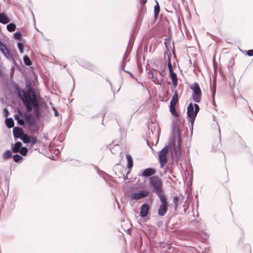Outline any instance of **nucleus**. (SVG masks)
Here are the masks:
<instances>
[{"label":"nucleus","mask_w":253,"mask_h":253,"mask_svg":"<svg viewBox=\"0 0 253 253\" xmlns=\"http://www.w3.org/2000/svg\"><path fill=\"white\" fill-rule=\"evenodd\" d=\"M172 82L173 87L176 88L177 86L178 81L177 80H173V81H172Z\"/></svg>","instance_id":"nucleus-37"},{"label":"nucleus","mask_w":253,"mask_h":253,"mask_svg":"<svg viewBox=\"0 0 253 253\" xmlns=\"http://www.w3.org/2000/svg\"><path fill=\"white\" fill-rule=\"evenodd\" d=\"M157 81V84H159L160 85H162V84L163 83V79H157V80L156 81Z\"/></svg>","instance_id":"nucleus-39"},{"label":"nucleus","mask_w":253,"mask_h":253,"mask_svg":"<svg viewBox=\"0 0 253 253\" xmlns=\"http://www.w3.org/2000/svg\"><path fill=\"white\" fill-rule=\"evenodd\" d=\"M53 109L54 110L55 116H58L59 114H58L57 110L56 108H54V107L53 108Z\"/></svg>","instance_id":"nucleus-42"},{"label":"nucleus","mask_w":253,"mask_h":253,"mask_svg":"<svg viewBox=\"0 0 253 253\" xmlns=\"http://www.w3.org/2000/svg\"><path fill=\"white\" fill-rule=\"evenodd\" d=\"M29 140V143H31L32 145L35 144L37 142V139L34 136H30Z\"/></svg>","instance_id":"nucleus-28"},{"label":"nucleus","mask_w":253,"mask_h":253,"mask_svg":"<svg viewBox=\"0 0 253 253\" xmlns=\"http://www.w3.org/2000/svg\"><path fill=\"white\" fill-rule=\"evenodd\" d=\"M23 129L20 127H15L13 129V134L15 138L20 139V137L23 136Z\"/></svg>","instance_id":"nucleus-10"},{"label":"nucleus","mask_w":253,"mask_h":253,"mask_svg":"<svg viewBox=\"0 0 253 253\" xmlns=\"http://www.w3.org/2000/svg\"><path fill=\"white\" fill-rule=\"evenodd\" d=\"M156 173V169L154 168H149L145 169L142 173L138 174L139 176L149 177Z\"/></svg>","instance_id":"nucleus-8"},{"label":"nucleus","mask_w":253,"mask_h":253,"mask_svg":"<svg viewBox=\"0 0 253 253\" xmlns=\"http://www.w3.org/2000/svg\"><path fill=\"white\" fill-rule=\"evenodd\" d=\"M147 145H148V146H150V145H149V142H148V141H147Z\"/></svg>","instance_id":"nucleus-52"},{"label":"nucleus","mask_w":253,"mask_h":253,"mask_svg":"<svg viewBox=\"0 0 253 253\" xmlns=\"http://www.w3.org/2000/svg\"><path fill=\"white\" fill-rule=\"evenodd\" d=\"M29 137L30 136L28 135L27 134H25L20 137V139H21L24 143H29Z\"/></svg>","instance_id":"nucleus-25"},{"label":"nucleus","mask_w":253,"mask_h":253,"mask_svg":"<svg viewBox=\"0 0 253 253\" xmlns=\"http://www.w3.org/2000/svg\"><path fill=\"white\" fill-rule=\"evenodd\" d=\"M3 44L2 42L0 40V46H1Z\"/></svg>","instance_id":"nucleus-50"},{"label":"nucleus","mask_w":253,"mask_h":253,"mask_svg":"<svg viewBox=\"0 0 253 253\" xmlns=\"http://www.w3.org/2000/svg\"><path fill=\"white\" fill-rule=\"evenodd\" d=\"M7 30L9 32H13L16 29V25L15 24L11 23L8 24L6 26Z\"/></svg>","instance_id":"nucleus-24"},{"label":"nucleus","mask_w":253,"mask_h":253,"mask_svg":"<svg viewBox=\"0 0 253 253\" xmlns=\"http://www.w3.org/2000/svg\"><path fill=\"white\" fill-rule=\"evenodd\" d=\"M1 52L7 59L9 60L14 59V57L12 52L8 50L7 47L1 51Z\"/></svg>","instance_id":"nucleus-14"},{"label":"nucleus","mask_w":253,"mask_h":253,"mask_svg":"<svg viewBox=\"0 0 253 253\" xmlns=\"http://www.w3.org/2000/svg\"><path fill=\"white\" fill-rule=\"evenodd\" d=\"M149 182L158 197L165 195L163 189V183L159 177L156 175L150 177Z\"/></svg>","instance_id":"nucleus-2"},{"label":"nucleus","mask_w":253,"mask_h":253,"mask_svg":"<svg viewBox=\"0 0 253 253\" xmlns=\"http://www.w3.org/2000/svg\"><path fill=\"white\" fill-rule=\"evenodd\" d=\"M126 159L127 161V168L128 169H131L133 167V160L131 156L130 155L127 154L126 155Z\"/></svg>","instance_id":"nucleus-21"},{"label":"nucleus","mask_w":253,"mask_h":253,"mask_svg":"<svg viewBox=\"0 0 253 253\" xmlns=\"http://www.w3.org/2000/svg\"><path fill=\"white\" fill-rule=\"evenodd\" d=\"M28 128L30 132L33 134H39V130L40 127L36 123H33L32 125L30 124L28 125Z\"/></svg>","instance_id":"nucleus-9"},{"label":"nucleus","mask_w":253,"mask_h":253,"mask_svg":"<svg viewBox=\"0 0 253 253\" xmlns=\"http://www.w3.org/2000/svg\"><path fill=\"white\" fill-rule=\"evenodd\" d=\"M215 117H214V116H213V120L214 121H215Z\"/></svg>","instance_id":"nucleus-53"},{"label":"nucleus","mask_w":253,"mask_h":253,"mask_svg":"<svg viewBox=\"0 0 253 253\" xmlns=\"http://www.w3.org/2000/svg\"><path fill=\"white\" fill-rule=\"evenodd\" d=\"M3 112L4 116L7 117L8 114V111L6 108L4 109Z\"/></svg>","instance_id":"nucleus-41"},{"label":"nucleus","mask_w":253,"mask_h":253,"mask_svg":"<svg viewBox=\"0 0 253 253\" xmlns=\"http://www.w3.org/2000/svg\"><path fill=\"white\" fill-rule=\"evenodd\" d=\"M177 145H181V139L179 137H178L177 140Z\"/></svg>","instance_id":"nucleus-45"},{"label":"nucleus","mask_w":253,"mask_h":253,"mask_svg":"<svg viewBox=\"0 0 253 253\" xmlns=\"http://www.w3.org/2000/svg\"><path fill=\"white\" fill-rule=\"evenodd\" d=\"M152 76L153 80L154 82V83H155V82L157 80L158 78L154 74H152Z\"/></svg>","instance_id":"nucleus-40"},{"label":"nucleus","mask_w":253,"mask_h":253,"mask_svg":"<svg viewBox=\"0 0 253 253\" xmlns=\"http://www.w3.org/2000/svg\"><path fill=\"white\" fill-rule=\"evenodd\" d=\"M14 37L18 40H20L21 39V34L20 32H16L14 34Z\"/></svg>","instance_id":"nucleus-33"},{"label":"nucleus","mask_w":253,"mask_h":253,"mask_svg":"<svg viewBox=\"0 0 253 253\" xmlns=\"http://www.w3.org/2000/svg\"><path fill=\"white\" fill-rule=\"evenodd\" d=\"M15 119L17 121V123L20 126H23L25 124L24 119L19 118L18 115L16 114L14 116Z\"/></svg>","instance_id":"nucleus-22"},{"label":"nucleus","mask_w":253,"mask_h":253,"mask_svg":"<svg viewBox=\"0 0 253 253\" xmlns=\"http://www.w3.org/2000/svg\"><path fill=\"white\" fill-rule=\"evenodd\" d=\"M15 92L22 100L26 108L27 112H31L33 108V105L39 102L34 89L30 85L26 91L21 89L19 86L17 85L15 87Z\"/></svg>","instance_id":"nucleus-1"},{"label":"nucleus","mask_w":253,"mask_h":253,"mask_svg":"<svg viewBox=\"0 0 253 253\" xmlns=\"http://www.w3.org/2000/svg\"><path fill=\"white\" fill-rule=\"evenodd\" d=\"M159 73L162 77L164 76V74L163 72H159Z\"/></svg>","instance_id":"nucleus-49"},{"label":"nucleus","mask_w":253,"mask_h":253,"mask_svg":"<svg viewBox=\"0 0 253 253\" xmlns=\"http://www.w3.org/2000/svg\"><path fill=\"white\" fill-rule=\"evenodd\" d=\"M178 101V93L176 91H175L174 94L170 101V106H175L176 103Z\"/></svg>","instance_id":"nucleus-17"},{"label":"nucleus","mask_w":253,"mask_h":253,"mask_svg":"<svg viewBox=\"0 0 253 253\" xmlns=\"http://www.w3.org/2000/svg\"><path fill=\"white\" fill-rule=\"evenodd\" d=\"M17 46H18V48L20 51V53H22L23 52V44L21 42H18V44H17Z\"/></svg>","instance_id":"nucleus-34"},{"label":"nucleus","mask_w":253,"mask_h":253,"mask_svg":"<svg viewBox=\"0 0 253 253\" xmlns=\"http://www.w3.org/2000/svg\"><path fill=\"white\" fill-rule=\"evenodd\" d=\"M218 129H219V130H218V131H219V138H220V139H221V133H220V128H218Z\"/></svg>","instance_id":"nucleus-48"},{"label":"nucleus","mask_w":253,"mask_h":253,"mask_svg":"<svg viewBox=\"0 0 253 253\" xmlns=\"http://www.w3.org/2000/svg\"><path fill=\"white\" fill-rule=\"evenodd\" d=\"M146 2H147V0H140V4L144 5L146 3Z\"/></svg>","instance_id":"nucleus-43"},{"label":"nucleus","mask_w":253,"mask_h":253,"mask_svg":"<svg viewBox=\"0 0 253 253\" xmlns=\"http://www.w3.org/2000/svg\"><path fill=\"white\" fill-rule=\"evenodd\" d=\"M172 158L177 162L181 158V151L172 149L171 150Z\"/></svg>","instance_id":"nucleus-12"},{"label":"nucleus","mask_w":253,"mask_h":253,"mask_svg":"<svg viewBox=\"0 0 253 253\" xmlns=\"http://www.w3.org/2000/svg\"><path fill=\"white\" fill-rule=\"evenodd\" d=\"M23 60H24V62L25 64L27 66H30L32 64V62H31L30 58L27 55H25L24 56Z\"/></svg>","instance_id":"nucleus-27"},{"label":"nucleus","mask_w":253,"mask_h":253,"mask_svg":"<svg viewBox=\"0 0 253 253\" xmlns=\"http://www.w3.org/2000/svg\"><path fill=\"white\" fill-rule=\"evenodd\" d=\"M169 151V146H166L159 153V161L161 167L163 168L165 165L167 163L168 157L167 154Z\"/></svg>","instance_id":"nucleus-6"},{"label":"nucleus","mask_w":253,"mask_h":253,"mask_svg":"<svg viewBox=\"0 0 253 253\" xmlns=\"http://www.w3.org/2000/svg\"><path fill=\"white\" fill-rule=\"evenodd\" d=\"M12 151L10 150H6L2 154V158L3 159L7 160L12 156Z\"/></svg>","instance_id":"nucleus-18"},{"label":"nucleus","mask_w":253,"mask_h":253,"mask_svg":"<svg viewBox=\"0 0 253 253\" xmlns=\"http://www.w3.org/2000/svg\"><path fill=\"white\" fill-rule=\"evenodd\" d=\"M30 112H27V113L25 114L28 125L30 124L32 125L34 123H36L35 119H34L33 114Z\"/></svg>","instance_id":"nucleus-13"},{"label":"nucleus","mask_w":253,"mask_h":253,"mask_svg":"<svg viewBox=\"0 0 253 253\" xmlns=\"http://www.w3.org/2000/svg\"><path fill=\"white\" fill-rule=\"evenodd\" d=\"M9 22L8 18L3 13L0 14V23L6 24Z\"/></svg>","instance_id":"nucleus-19"},{"label":"nucleus","mask_w":253,"mask_h":253,"mask_svg":"<svg viewBox=\"0 0 253 253\" xmlns=\"http://www.w3.org/2000/svg\"><path fill=\"white\" fill-rule=\"evenodd\" d=\"M160 199L161 204L158 210V214L159 216H164L167 212L169 203L165 195L158 197Z\"/></svg>","instance_id":"nucleus-5"},{"label":"nucleus","mask_w":253,"mask_h":253,"mask_svg":"<svg viewBox=\"0 0 253 253\" xmlns=\"http://www.w3.org/2000/svg\"><path fill=\"white\" fill-rule=\"evenodd\" d=\"M5 124L8 128H11L14 126V123L12 118H6L5 120Z\"/></svg>","instance_id":"nucleus-20"},{"label":"nucleus","mask_w":253,"mask_h":253,"mask_svg":"<svg viewBox=\"0 0 253 253\" xmlns=\"http://www.w3.org/2000/svg\"><path fill=\"white\" fill-rule=\"evenodd\" d=\"M12 157L14 161L17 163L23 159V157L19 154H15Z\"/></svg>","instance_id":"nucleus-30"},{"label":"nucleus","mask_w":253,"mask_h":253,"mask_svg":"<svg viewBox=\"0 0 253 253\" xmlns=\"http://www.w3.org/2000/svg\"><path fill=\"white\" fill-rule=\"evenodd\" d=\"M156 4L155 5V6L154 7V14H155V17H157V16H158L159 14L160 9V6H159L158 2L156 0Z\"/></svg>","instance_id":"nucleus-23"},{"label":"nucleus","mask_w":253,"mask_h":253,"mask_svg":"<svg viewBox=\"0 0 253 253\" xmlns=\"http://www.w3.org/2000/svg\"><path fill=\"white\" fill-rule=\"evenodd\" d=\"M215 90L212 92V97H213V104L214 105V97L215 95Z\"/></svg>","instance_id":"nucleus-46"},{"label":"nucleus","mask_w":253,"mask_h":253,"mask_svg":"<svg viewBox=\"0 0 253 253\" xmlns=\"http://www.w3.org/2000/svg\"><path fill=\"white\" fill-rule=\"evenodd\" d=\"M22 155L26 156L28 152V149L25 147H23L21 148L19 152Z\"/></svg>","instance_id":"nucleus-29"},{"label":"nucleus","mask_w":253,"mask_h":253,"mask_svg":"<svg viewBox=\"0 0 253 253\" xmlns=\"http://www.w3.org/2000/svg\"><path fill=\"white\" fill-rule=\"evenodd\" d=\"M247 54L249 56H253V49L248 50Z\"/></svg>","instance_id":"nucleus-36"},{"label":"nucleus","mask_w":253,"mask_h":253,"mask_svg":"<svg viewBox=\"0 0 253 253\" xmlns=\"http://www.w3.org/2000/svg\"><path fill=\"white\" fill-rule=\"evenodd\" d=\"M149 195L148 190H140L137 193H133L130 196L131 200H138L147 197Z\"/></svg>","instance_id":"nucleus-7"},{"label":"nucleus","mask_w":253,"mask_h":253,"mask_svg":"<svg viewBox=\"0 0 253 253\" xmlns=\"http://www.w3.org/2000/svg\"><path fill=\"white\" fill-rule=\"evenodd\" d=\"M149 206L146 203L143 204L140 208V215L142 217H146L148 213Z\"/></svg>","instance_id":"nucleus-11"},{"label":"nucleus","mask_w":253,"mask_h":253,"mask_svg":"<svg viewBox=\"0 0 253 253\" xmlns=\"http://www.w3.org/2000/svg\"><path fill=\"white\" fill-rule=\"evenodd\" d=\"M22 145V144L21 142H16L14 146L12 148V152L13 153H17L19 152Z\"/></svg>","instance_id":"nucleus-16"},{"label":"nucleus","mask_w":253,"mask_h":253,"mask_svg":"<svg viewBox=\"0 0 253 253\" xmlns=\"http://www.w3.org/2000/svg\"><path fill=\"white\" fill-rule=\"evenodd\" d=\"M178 198L177 196H174L173 199V202L176 207L178 206Z\"/></svg>","instance_id":"nucleus-35"},{"label":"nucleus","mask_w":253,"mask_h":253,"mask_svg":"<svg viewBox=\"0 0 253 253\" xmlns=\"http://www.w3.org/2000/svg\"><path fill=\"white\" fill-rule=\"evenodd\" d=\"M122 69H123V70L125 72L129 73L130 74H131V73H130L129 72H127V71H125V70H124V69H123V68H122Z\"/></svg>","instance_id":"nucleus-51"},{"label":"nucleus","mask_w":253,"mask_h":253,"mask_svg":"<svg viewBox=\"0 0 253 253\" xmlns=\"http://www.w3.org/2000/svg\"><path fill=\"white\" fill-rule=\"evenodd\" d=\"M168 67L169 72L173 71L169 57L168 58Z\"/></svg>","instance_id":"nucleus-32"},{"label":"nucleus","mask_w":253,"mask_h":253,"mask_svg":"<svg viewBox=\"0 0 253 253\" xmlns=\"http://www.w3.org/2000/svg\"><path fill=\"white\" fill-rule=\"evenodd\" d=\"M169 111L173 116H174L175 117H177L178 116V114L177 113L176 109H175V106H170V105Z\"/></svg>","instance_id":"nucleus-26"},{"label":"nucleus","mask_w":253,"mask_h":253,"mask_svg":"<svg viewBox=\"0 0 253 253\" xmlns=\"http://www.w3.org/2000/svg\"><path fill=\"white\" fill-rule=\"evenodd\" d=\"M169 77L171 81L177 80V75L173 71L169 72Z\"/></svg>","instance_id":"nucleus-31"},{"label":"nucleus","mask_w":253,"mask_h":253,"mask_svg":"<svg viewBox=\"0 0 253 253\" xmlns=\"http://www.w3.org/2000/svg\"><path fill=\"white\" fill-rule=\"evenodd\" d=\"M148 74L149 75H152V74H154V73H153V71L152 70H151V71H149V72H148Z\"/></svg>","instance_id":"nucleus-47"},{"label":"nucleus","mask_w":253,"mask_h":253,"mask_svg":"<svg viewBox=\"0 0 253 253\" xmlns=\"http://www.w3.org/2000/svg\"><path fill=\"white\" fill-rule=\"evenodd\" d=\"M34 108V114L36 116L37 119H39L40 116V104L38 103L33 105Z\"/></svg>","instance_id":"nucleus-15"},{"label":"nucleus","mask_w":253,"mask_h":253,"mask_svg":"<svg viewBox=\"0 0 253 253\" xmlns=\"http://www.w3.org/2000/svg\"><path fill=\"white\" fill-rule=\"evenodd\" d=\"M173 149H176V150L181 151V145H177L176 146H174Z\"/></svg>","instance_id":"nucleus-38"},{"label":"nucleus","mask_w":253,"mask_h":253,"mask_svg":"<svg viewBox=\"0 0 253 253\" xmlns=\"http://www.w3.org/2000/svg\"><path fill=\"white\" fill-rule=\"evenodd\" d=\"M192 89V99L197 103H200L202 98V91L199 84L197 82H194L190 87Z\"/></svg>","instance_id":"nucleus-4"},{"label":"nucleus","mask_w":253,"mask_h":253,"mask_svg":"<svg viewBox=\"0 0 253 253\" xmlns=\"http://www.w3.org/2000/svg\"><path fill=\"white\" fill-rule=\"evenodd\" d=\"M6 47V46L4 44H3L1 46H0V50L2 51L3 49H4Z\"/></svg>","instance_id":"nucleus-44"},{"label":"nucleus","mask_w":253,"mask_h":253,"mask_svg":"<svg viewBox=\"0 0 253 253\" xmlns=\"http://www.w3.org/2000/svg\"><path fill=\"white\" fill-rule=\"evenodd\" d=\"M199 110L200 107L197 104L193 105L192 103H190L187 107V116L190 118V122L192 125Z\"/></svg>","instance_id":"nucleus-3"}]
</instances>
